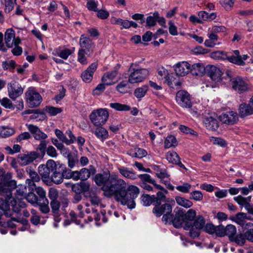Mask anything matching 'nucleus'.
<instances>
[{"instance_id":"obj_1","label":"nucleus","mask_w":253,"mask_h":253,"mask_svg":"<svg viewBox=\"0 0 253 253\" xmlns=\"http://www.w3.org/2000/svg\"><path fill=\"white\" fill-rule=\"evenodd\" d=\"M94 180L96 184L101 186L104 195L107 198L114 197L122 205L132 209L135 207L134 199L139 193V188L134 185L126 186V182L116 174H111L109 171L96 174Z\"/></svg>"},{"instance_id":"obj_2","label":"nucleus","mask_w":253,"mask_h":253,"mask_svg":"<svg viewBox=\"0 0 253 253\" xmlns=\"http://www.w3.org/2000/svg\"><path fill=\"white\" fill-rule=\"evenodd\" d=\"M62 164H57L53 160H48L45 164L40 165L38 172L42 181L46 183H61V172Z\"/></svg>"},{"instance_id":"obj_3","label":"nucleus","mask_w":253,"mask_h":253,"mask_svg":"<svg viewBox=\"0 0 253 253\" xmlns=\"http://www.w3.org/2000/svg\"><path fill=\"white\" fill-rule=\"evenodd\" d=\"M35 192L29 193L26 197L27 201L34 206H39L40 211L43 213H47L50 211L49 202L46 197L45 191L41 187H36Z\"/></svg>"},{"instance_id":"obj_4","label":"nucleus","mask_w":253,"mask_h":253,"mask_svg":"<svg viewBox=\"0 0 253 253\" xmlns=\"http://www.w3.org/2000/svg\"><path fill=\"white\" fill-rule=\"evenodd\" d=\"M174 214L171 213L169 218V222L171 223L176 228H180L184 223L187 227V225L193 220L196 215V211L193 209H189L187 212L182 209H178L174 210Z\"/></svg>"},{"instance_id":"obj_5","label":"nucleus","mask_w":253,"mask_h":253,"mask_svg":"<svg viewBox=\"0 0 253 253\" xmlns=\"http://www.w3.org/2000/svg\"><path fill=\"white\" fill-rule=\"evenodd\" d=\"M234 55H228L226 52L222 51H216L211 53V57L216 60H227L230 62L239 66H244L249 56L247 54L241 55L238 50L233 51Z\"/></svg>"},{"instance_id":"obj_6","label":"nucleus","mask_w":253,"mask_h":253,"mask_svg":"<svg viewBox=\"0 0 253 253\" xmlns=\"http://www.w3.org/2000/svg\"><path fill=\"white\" fill-rule=\"evenodd\" d=\"M172 208L169 203H165L163 205L156 204L153 209V213L157 216L160 217L163 214L162 220L165 224L169 223V218L172 213Z\"/></svg>"},{"instance_id":"obj_7","label":"nucleus","mask_w":253,"mask_h":253,"mask_svg":"<svg viewBox=\"0 0 253 253\" xmlns=\"http://www.w3.org/2000/svg\"><path fill=\"white\" fill-rule=\"evenodd\" d=\"M25 101L29 107L33 108L40 106L42 101L41 94L33 87H30L25 93Z\"/></svg>"},{"instance_id":"obj_8","label":"nucleus","mask_w":253,"mask_h":253,"mask_svg":"<svg viewBox=\"0 0 253 253\" xmlns=\"http://www.w3.org/2000/svg\"><path fill=\"white\" fill-rule=\"evenodd\" d=\"M108 117L107 110L101 108L93 111L89 116L92 123L97 126L103 125L107 121Z\"/></svg>"},{"instance_id":"obj_9","label":"nucleus","mask_w":253,"mask_h":253,"mask_svg":"<svg viewBox=\"0 0 253 253\" xmlns=\"http://www.w3.org/2000/svg\"><path fill=\"white\" fill-rule=\"evenodd\" d=\"M79 44L81 47L79 50L85 51L86 55L88 56L92 55L95 45L88 37L85 36L84 34L82 35L80 39Z\"/></svg>"},{"instance_id":"obj_10","label":"nucleus","mask_w":253,"mask_h":253,"mask_svg":"<svg viewBox=\"0 0 253 253\" xmlns=\"http://www.w3.org/2000/svg\"><path fill=\"white\" fill-rule=\"evenodd\" d=\"M149 75V71L145 68L132 69L128 77V82L130 84L142 82Z\"/></svg>"},{"instance_id":"obj_11","label":"nucleus","mask_w":253,"mask_h":253,"mask_svg":"<svg viewBox=\"0 0 253 253\" xmlns=\"http://www.w3.org/2000/svg\"><path fill=\"white\" fill-rule=\"evenodd\" d=\"M175 99L177 103L182 108H190L192 106L191 96L186 91H178L176 94Z\"/></svg>"},{"instance_id":"obj_12","label":"nucleus","mask_w":253,"mask_h":253,"mask_svg":"<svg viewBox=\"0 0 253 253\" xmlns=\"http://www.w3.org/2000/svg\"><path fill=\"white\" fill-rule=\"evenodd\" d=\"M231 84L232 88L240 94L249 90L248 83L240 77H236L231 79Z\"/></svg>"},{"instance_id":"obj_13","label":"nucleus","mask_w":253,"mask_h":253,"mask_svg":"<svg viewBox=\"0 0 253 253\" xmlns=\"http://www.w3.org/2000/svg\"><path fill=\"white\" fill-rule=\"evenodd\" d=\"M239 116L241 118L253 115V98L249 100L248 103H242L238 108Z\"/></svg>"},{"instance_id":"obj_14","label":"nucleus","mask_w":253,"mask_h":253,"mask_svg":"<svg viewBox=\"0 0 253 253\" xmlns=\"http://www.w3.org/2000/svg\"><path fill=\"white\" fill-rule=\"evenodd\" d=\"M7 90L9 97L12 100H15L23 92L21 86L15 82L8 84Z\"/></svg>"},{"instance_id":"obj_15","label":"nucleus","mask_w":253,"mask_h":253,"mask_svg":"<svg viewBox=\"0 0 253 253\" xmlns=\"http://www.w3.org/2000/svg\"><path fill=\"white\" fill-rule=\"evenodd\" d=\"M219 119L222 123L228 125L236 124L239 120L237 113L232 111L222 114L219 116Z\"/></svg>"},{"instance_id":"obj_16","label":"nucleus","mask_w":253,"mask_h":253,"mask_svg":"<svg viewBox=\"0 0 253 253\" xmlns=\"http://www.w3.org/2000/svg\"><path fill=\"white\" fill-rule=\"evenodd\" d=\"M206 73L215 83H218L221 81V76L223 74L219 68L211 65H208L206 66Z\"/></svg>"},{"instance_id":"obj_17","label":"nucleus","mask_w":253,"mask_h":253,"mask_svg":"<svg viewBox=\"0 0 253 253\" xmlns=\"http://www.w3.org/2000/svg\"><path fill=\"white\" fill-rule=\"evenodd\" d=\"M79 172L80 171L78 170L72 171L62 164L61 172V177H60L61 178V183L63 181L64 179H73L74 180H81Z\"/></svg>"},{"instance_id":"obj_18","label":"nucleus","mask_w":253,"mask_h":253,"mask_svg":"<svg viewBox=\"0 0 253 253\" xmlns=\"http://www.w3.org/2000/svg\"><path fill=\"white\" fill-rule=\"evenodd\" d=\"M97 66V62H93L82 72L81 77L84 82L88 83L92 81L94 73L96 71Z\"/></svg>"},{"instance_id":"obj_19","label":"nucleus","mask_w":253,"mask_h":253,"mask_svg":"<svg viewBox=\"0 0 253 253\" xmlns=\"http://www.w3.org/2000/svg\"><path fill=\"white\" fill-rule=\"evenodd\" d=\"M26 126L36 140L42 141L47 138V135L42 131L37 126L26 124Z\"/></svg>"},{"instance_id":"obj_20","label":"nucleus","mask_w":253,"mask_h":253,"mask_svg":"<svg viewBox=\"0 0 253 253\" xmlns=\"http://www.w3.org/2000/svg\"><path fill=\"white\" fill-rule=\"evenodd\" d=\"M37 159L38 158L32 151L27 154H19L17 157L18 162L22 166H26L33 162Z\"/></svg>"},{"instance_id":"obj_21","label":"nucleus","mask_w":253,"mask_h":253,"mask_svg":"<svg viewBox=\"0 0 253 253\" xmlns=\"http://www.w3.org/2000/svg\"><path fill=\"white\" fill-rule=\"evenodd\" d=\"M190 67V65L187 62H180L175 65L174 71L177 76H184L189 72Z\"/></svg>"},{"instance_id":"obj_22","label":"nucleus","mask_w":253,"mask_h":253,"mask_svg":"<svg viewBox=\"0 0 253 253\" xmlns=\"http://www.w3.org/2000/svg\"><path fill=\"white\" fill-rule=\"evenodd\" d=\"M13 199L11 195H7L6 193L0 192V209L8 211L10 210L11 200Z\"/></svg>"},{"instance_id":"obj_23","label":"nucleus","mask_w":253,"mask_h":253,"mask_svg":"<svg viewBox=\"0 0 253 253\" xmlns=\"http://www.w3.org/2000/svg\"><path fill=\"white\" fill-rule=\"evenodd\" d=\"M166 159L170 163L178 166L180 168L187 169L184 165H183L180 160L178 154L175 151H169L166 154Z\"/></svg>"},{"instance_id":"obj_24","label":"nucleus","mask_w":253,"mask_h":253,"mask_svg":"<svg viewBox=\"0 0 253 253\" xmlns=\"http://www.w3.org/2000/svg\"><path fill=\"white\" fill-rule=\"evenodd\" d=\"M203 123L205 126L209 130L214 131L219 127L218 120L211 116L206 117L203 121Z\"/></svg>"},{"instance_id":"obj_25","label":"nucleus","mask_w":253,"mask_h":253,"mask_svg":"<svg viewBox=\"0 0 253 253\" xmlns=\"http://www.w3.org/2000/svg\"><path fill=\"white\" fill-rule=\"evenodd\" d=\"M206 224V220L204 217L202 215H198L194 216L193 220L187 225V227L190 228V226H193L198 229L202 230Z\"/></svg>"},{"instance_id":"obj_26","label":"nucleus","mask_w":253,"mask_h":253,"mask_svg":"<svg viewBox=\"0 0 253 253\" xmlns=\"http://www.w3.org/2000/svg\"><path fill=\"white\" fill-rule=\"evenodd\" d=\"M139 178L142 181V183L147 182L152 184L157 189L163 190L165 193H167V190H166L161 185L157 184L156 181L151 178V176L148 174H141L137 175V178Z\"/></svg>"},{"instance_id":"obj_27","label":"nucleus","mask_w":253,"mask_h":253,"mask_svg":"<svg viewBox=\"0 0 253 253\" xmlns=\"http://www.w3.org/2000/svg\"><path fill=\"white\" fill-rule=\"evenodd\" d=\"M79 171L81 180L85 181L89 178L91 174H94L96 170L94 166L90 165L88 169L83 168Z\"/></svg>"},{"instance_id":"obj_28","label":"nucleus","mask_w":253,"mask_h":253,"mask_svg":"<svg viewBox=\"0 0 253 253\" xmlns=\"http://www.w3.org/2000/svg\"><path fill=\"white\" fill-rule=\"evenodd\" d=\"M118 75V71L114 70L110 72L105 73L102 77L101 81L103 83H105L107 85H110L114 84L112 82Z\"/></svg>"},{"instance_id":"obj_29","label":"nucleus","mask_w":253,"mask_h":253,"mask_svg":"<svg viewBox=\"0 0 253 253\" xmlns=\"http://www.w3.org/2000/svg\"><path fill=\"white\" fill-rule=\"evenodd\" d=\"M47 142L45 140L41 141L38 145L36 150L32 151L37 158H42L45 155L46 151Z\"/></svg>"},{"instance_id":"obj_30","label":"nucleus","mask_w":253,"mask_h":253,"mask_svg":"<svg viewBox=\"0 0 253 253\" xmlns=\"http://www.w3.org/2000/svg\"><path fill=\"white\" fill-rule=\"evenodd\" d=\"M11 178H12V174L10 172L0 175V192L4 193L5 190H7V184Z\"/></svg>"},{"instance_id":"obj_31","label":"nucleus","mask_w":253,"mask_h":253,"mask_svg":"<svg viewBox=\"0 0 253 253\" xmlns=\"http://www.w3.org/2000/svg\"><path fill=\"white\" fill-rule=\"evenodd\" d=\"M206 67L202 63H195L192 65L191 67H190V73L193 75L195 76H202L204 72H206Z\"/></svg>"},{"instance_id":"obj_32","label":"nucleus","mask_w":253,"mask_h":253,"mask_svg":"<svg viewBox=\"0 0 253 253\" xmlns=\"http://www.w3.org/2000/svg\"><path fill=\"white\" fill-rule=\"evenodd\" d=\"M120 173L124 177L130 179H135L137 178L136 174L132 169L122 167L119 168Z\"/></svg>"},{"instance_id":"obj_33","label":"nucleus","mask_w":253,"mask_h":253,"mask_svg":"<svg viewBox=\"0 0 253 253\" xmlns=\"http://www.w3.org/2000/svg\"><path fill=\"white\" fill-rule=\"evenodd\" d=\"M247 218V214L244 212H239L235 216L230 217V219L241 225L242 228L244 227L246 224L245 220Z\"/></svg>"},{"instance_id":"obj_34","label":"nucleus","mask_w":253,"mask_h":253,"mask_svg":"<svg viewBox=\"0 0 253 253\" xmlns=\"http://www.w3.org/2000/svg\"><path fill=\"white\" fill-rule=\"evenodd\" d=\"M243 229L247 240L253 242V223L247 222Z\"/></svg>"},{"instance_id":"obj_35","label":"nucleus","mask_w":253,"mask_h":253,"mask_svg":"<svg viewBox=\"0 0 253 253\" xmlns=\"http://www.w3.org/2000/svg\"><path fill=\"white\" fill-rule=\"evenodd\" d=\"M72 53V51L69 48L61 50L60 48L55 49L52 52V54L58 56L65 60L67 59Z\"/></svg>"},{"instance_id":"obj_36","label":"nucleus","mask_w":253,"mask_h":253,"mask_svg":"<svg viewBox=\"0 0 253 253\" xmlns=\"http://www.w3.org/2000/svg\"><path fill=\"white\" fill-rule=\"evenodd\" d=\"M14 33L12 29L7 30L5 33V42L8 48L12 47L13 44Z\"/></svg>"},{"instance_id":"obj_37","label":"nucleus","mask_w":253,"mask_h":253,"mask_svg":"<svg viewBox=\"0 0 253 253\" xmlns=\"http://www.w3.org/2000/svg\"><path fill=\"white\" fill-rule=\"evenodd\" d=\"M166 82L169 86L173 88H179L181 85V82L179 79L175 78L172 74H170Z\"/></svg>"},{"instance_id":"obj_38","label":"nucleus","mask_w":253,"mask_h":253,"mask_svg":"<svg viewBox=\"0 0 253 253\" xmlns=\"http://www.w3.org/2000/svg\"><path fill=\"white\" fill-rule=\"evenodd\" d=\"M95 135L101 141H104L108 137V132L104 127H99L96 128Z\"/></svg>"},{"instance_id":"obj_39","label":"nucleus","mask_w":253,"mask_h":253,"mask_svg":"<svg viewBox=\"0 0 253 253\" xmlns=\"http://www.w3.org/2000/svg\"><path fill=\"white\" fill-rule=\"evenodd\" d=\"M175 201L178 205L185 208H190L193 205V203L191 201L184 197L177 196L175 197Z\"/></svg>"},{"instance_id":"obj_40","label":"nucleus","mask_w":253,"mask_h":253,"mask_svg":"<svg viewBox=\"0 0 253 253\" xmlns=\"http://www.w3.org/2000/svg\"><path fill=\"white\" fill-rule=\"evenodd\" d=\"M141 202L143 206H149L150 205L155 203L154 195L150 196L147 194H143L141 197Z\"/></svg>"},{"instance_id":"obj_41","label":"nucleus","mask_w":253,"mask_h":253,"mask_svg":"<svg viewBox=\"0 0 253 253\" xmlns=\"http://www.w3.org/2000/svg\"><path fill=\"white\" fill-rule=\"evenodd\" d=\"M147 85H143L140 87L136 88L134 91V95L137 98H141L144 97L147 90Z\"/></svg>"},{"instance_id":"obj_42","label":"nucleus","mask_w":253,"mask_h":253,"mask_svg":"<svg viewBox=\"0 0 253 253\" xmlns=\"http://www.w3.org/2000/svg\"><path fill=\"white\" fill-rule=\"evenodd\" d=\"M177 145V141L176 138L173 135L167 136L165 141V147L169 148L171 147H175Z\"/></svg>"},{"instance_id":"obj_43","label":"nucleus","mask_w":253,"mask_h":253,"mask_svg":"<svg viewBox=\"0 0 253 253\" xmlns=\"http://www.w3.org/2000/svg\"><path fill=\"white\" fill-rule=\"evenodd\" d=\"M225 229L226 236L229 237L230 240H232L236 233V227L233 225L228 224L225 227Z\"/></svg>"},{"instance_id":"obj_44","label":"nucleus","mask_w":253,"mask_h":253,"mask_svg":"<svg viewBox=\"0 0 253 253\" xmlns=\"http://www.w3.org/2000/svg\"><path fill=\"white\" fill-rule=\"evenodd\" d=\"M110 106L112 108L120 111H129L130 109L129 106L119 103H111L110 104Z\"/></svg>"},{"instance_id":"obj_45","label":"nucleus","mask_w":253,"mask_h":253,"mask_svg":"<svg viewBox=\"0 0 253 253\" xmlns=\"http://www.w3.org/2000/svg\"><path fill=\"white\" fill-rule=\"evenodd\" d=\"M110 106L112 108L120 111H129L130 109L129 106L119 103H111L110 104Z\"/></svg>"},{"instance_id":"obj_46","label":"nucleus","mask_w":253,"mask_h":253,"mask_svg":"<svg viewBox=\"0 0 253 253\" xmlns=\"http://www.w3.org/2000/svg\"><path fill=\"white\" fill-rule=\"evenodd\" d=\"M90 185L88 182L82 181L79 184L77 189H76V187H75V191L79 193L87 192L90 189Z\"/></svg>"},{"instance_id":"obj_47","label":"nucleus","mask_w":253,"mask_h":253,"mask_svg":"<svg viewBox=\"0 0 253 253\" xmlns=\"http://www.w3.org/2000/svg\"><path fill=\"white\" fill-rule=\"evenodd\" d=\"M37 111L34 112V114L30 116V119L33 120H36V121H43L46 118V114L40 111L39 109H35Z\"/></svg>"},{"instance_id":"obj_48","label":"nucleus","mask_w":253,"mask_h":253,"mask_svg":"<svg viewBox=\"0 0 253 253\" xmlns=\"http://www.w3.org/2000/svg\"><path fill=\"white\" fill-rule=\"evenodd\" d=\"M162 191H159L157 193V196L154 195L155 202L156 204L160 205L162 202H166V197L165 194L167 193H165L163 190H161Z\"/></svg>"},{"instance_id":"obj_49","label":"nucleus","mask_w":253,"mask_h":253,"mask_svg":"<svg viewBox=\"0 0 253 253\" xmlns=\"http://www.w3.org/2000/svg\"><path fill=\"white\" fill-rule=\"evenodd\" d=\"M170 76V74H169L168 70L165 69L164 67H159L158 68V76L159 80L165 79V82L167 81V79H168V77Z\"/></svg>"},{"instance_id":"obj_50","label":"nucleus","mask_w":253,"mask_h":253,"mask_svg":"<svg viewBox=\"0 0 253 253\" xmlns=\"http://www.w3.org/2000/svg\"><path fill=\"white\" fill-rule=\"evenodd\" d=\"M246 238L245 236V233L244 234H239L236 236H233L231 241L235 242L238 245L240 246H243L245 244L246 242Z\"/></svg>"},{"instance_id":"obj_51","label":"nucleus","mask_w":253,"mask_h":253,"mask_svg":"<svg viewBox=\"0 0 253 253\" xmlns=\"http://www.w3.org/2000/svg\"><path fill=\"white\" fill-rule=\"evenodd\" d=\"M189 199L196 201H201L203 199V195L200 191L195 190L190 193Z\"/></svg>"},{"instance_id":"obj_52","label":"nucleus","mask_w":253,"mask_h":253,"mask_svg":"<svg viewBox=\"0 0 253 253\" xmlns=\"http://www.w3.org/2000/svg\"><path fill=\"white\" fill-rule=\"evenodd\" d=\"M235 0H219L222 7L227 11L231 10L233 7Z\"/></svg>"},{"instance_id":"obj_53","label":"nucleus","mask_w":253,"mask_h":253,"mask_svg":"<svg viewBox=\"0 0 253 253\" xmlns=\"http://www.w3.org/2000/svg\"><path fill=\"white\" fill-rule=\"evenodd\" d=\"M44 110L48 113L50 116H55L57 114L61 113L62 109L60 108H57L50 106H46L45 107Z\"/></svg>"},{"instance_id":"obj_54","label":"nucleus","mask_w":253,"mask_h":253,"mask_svg":"<svg viewBox=\"0 0 253 253\" xmlns=\"http://www.w3.org/2000/svg\"><path fill=\"white\" fill-rule=\"evenodd\" d=\"M26 171L29 174L30 178L35 182H38L40 180V177L38 173L33 169H32L31 168L27 167L26 168Z\"/></svg>"},{"instance_id":"obj_55","label":"nucleus","mask_w":253,"mask_h":253,"mask_svg":"<svg viewBox=\"0 0 253 253\" xmlns=\"http://www.w3.org/2000/svg\"><path fill=\"white\" fill-rule=\"evenodd\" d=\"M128 81H123L116 86L117 90L121 93H125L127 92L126 86L128 85Z\"/></svg>"},{"instance_id":"obj_56","label":"nucleus","mask_w":253,"mask_h":253,"mask_svg":"<svg viewBox=\"0 0 253 253\" xmlns=\"http://www.w3.org/2000/svg\"><path fill=\"white\" fill-rule=\"evenodd\" d=\"M67 159L68 160V167L72 169L75 165L76 163L78 162V159L77 157L74 154H69V156H67Z\"/></svg>"},{"instance_id":"obj_57","label":"nucleus","mask_w":253,"mask_h":253,"mask_svg":"<svg viewBox=\"0 0 253 253\" xmlns=\"http://www.w3.org/2000/svg\"><path fill=\"white\" fill-rule=\"evenodd\" d=\"M15 130L13 128L2 126L1 138L9 137L14 134Z\"/></svg>"},{"instance_id":"obj_58","label":"nucleus","mask_w":253,"mask_h":253,"mask_svg":"<svg viewBox=\"0 0 253 253\" xmlns=\"http://www.w3.org/2000/svg\"><path fill=\"white\" fill-rule=\"evenodd\" d=\"M50 207L52 210V212L55 214L57 215L59 211V208L60 207V203L56 200L51 201L50 202Z\"/></svg>"},{"instance_id":"obj_59","label":"nucleus","mask_w":253,"mask_h":253,"mask_svg":"<svg viewBox=\"0 0 253 253\" xmlns=\"http://www.w3.org/2000/svg\"><path fill=\"white\" fill-rule=\"evenodd\" d=\"M85 55H86L85 51L79 50L78 52V61L83 65H86L88 63L87 58Z\"/></svg>"},{"instance_id":"obj_60","label":"nucleus","mask_w":253,"mask_h":253,"mask_svg":"<svg viewBox=\"0 0 253 253\" xmlns=\"http://www.w3.org/2000/svg\"><path fill=\"white\" fill-rule=\"evenodd\" d=\"M157 20L156 17L154 15H150L147 17L146 19V27L148 28L155 26L156 25Z\"/></svg>"},{"instance_id":"obj_61","label":"nucleus","mask_w":253,"mask_h":253,"mask_svg":"<svg viewBox=\"0 0 253 253\" xmlns=\"http://www.w3.org/2000/svg\"><path fill=\"white\" fill-rule=\"evenodd\" d=\"M192 187V185L188 183H184L182 185L178 186L176 189L183 193H188L189 192L190 189Z\"/></svg>"},{"instance_id":"obj_62","label":"nucleus","mask_w":253,"mask_h":253,"mask_svg":"<svg viewBox=\"0 0 253 253\" xmlns=\"http://www.w3.org/2000/svg\"><path fill=\"white\" fill-rule=\"evenodd\" d=\"M179 128L181 131L186 134H190L196 136L198 134L196 131L184 125H180L179 127Z\"/></svg>"},{"instance_id":"obj_63","label":"nucleus","mask_w":253,"mask_h":253,"mask_svg":"<svg viewBox=\"0 0 253 253\" xmlns=\"http://www.w3.org/2000/svg\"><path fill=\"white\" fill-rule=\"evenodd\" d=\"M1 104L5 108L9 109L11 110H13L14 109L11 101L6 97L3 98L1 100Z\"/></svg>"},{"instance_id":"obj_64","label":"nucleus","mask_w":253,"mask_h":253,"mask_svg":"<svg viewBox=\"0 0 253 253\" xmlns=\"http://www.w3.org/2000/svg\"><path fill=\"white\" fill-rule=\"evenodd\" d=\"M48 196L51 201L56 200L58 197V192L56 189L50 188L48 191Z\"/></svg>"}]
</instances>
